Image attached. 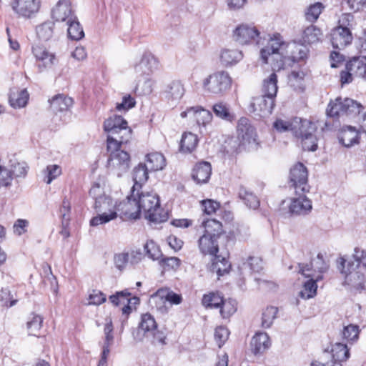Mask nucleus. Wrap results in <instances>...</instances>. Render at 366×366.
<instances>
[{"label": "nucleus", "mask_w": 366, "mask_h": 366, "mask_svg": "<svg viewBox=\"0 0 366 366\" xmlns=\"http://www.w3.org/2000/svg\"><path fill=\"white\" fill-rule=\"evenodd\" d=\"M305 55V52L299 49L295 44H285L279 34L270 37L267 45L260 51V57L263 63L267 64L269 56L272 61H277V65L273 66L274 69L282 68L287 59L297 61L303 59Z\"/></svg>", "instance_id": "f257e3e1"}, {"label": "nucleus", "mask_w": 366, "mask_h": 366, "mask_svg": "<svg viewBox=\"0 0 366 366\" xmlns=\"http://www.w3.org/2000/svg\"><path fill=\"white\" fill-rule=\"evenodd\" d=\"M133 197H137L140 213L150 222L157 224L168 219V212L162 208L158 194L152 191L135 192Z\"/></svg>", "instance_id": "f03ea898"}, {"label": "nucleus", "mask_w": 366, "mask_h": 366, "mask_svg": "<svg viewBox=\"0 0 366 366\" xmlns=\"http://www.w3.org/2000/svg\"><path fill=\"white\" fill-rule=\"evenodd\" d=\"M202 227L204 231L198 239L199 249L204 255L215 256L219 252L218 239L224 233L222 224L214 219H208L202 221Z\"/></svg>", "instance_id": "7ed1b4c3"}, {"label": "nucleus", "mask_w": 366, "mask_h": 366, "mask_svg": "<svg viewBox=\"0 0 366 366\" xmlns=\"http://www.w3.org/2000/svg\"><path fill=\"white\" fill-rule=\"evenodd\" d=\"M104 130L108 134V149H115L119 144H126L132 137V129L127 122L119 115L107 119L104 122Z\"/></svg>", "instance_id": "20e7f679"}, {"label": "nucleus", "mask_w": 366, "mask_h": 366, "mask_svg": "<svg viewBox=\"0 0 366 366\" xmlns=\"http://www.w3.org/2000/svg\"><path fill=\"white\" fill-rule=\"evenodd\" d=\"M94 209L97 215L90 220L91 226L104 224L117 218V204L108 196L97 198L94 202Z\"/></svg>", "instance_id": "39448f33"}, {"label": "nucleus", "mask_w": 366, "mask_h": 366, "mask_svg": "<svg viewBox=\"0 0 366 366\" xmlns=\"http://www.w3.org/2000/svg\"><path fill=\"white\" fill-rule=\"evenodd\" d=\"M363 107L356 101L341 97L337 98L334 102H331L327 109V114L331 117H340L346 116L348 117H355L360 114Z\"/></svg>", "instance_id": "423d86ee"}, {"label": "nucleus", "mask_w": 366, "mask_h": 366, "mask_svg": "<svg viewBox=\"0 0 366 366\" xmlns=\"http://www.w3.org/2000/svg\"><path fill=\"white\" fill-rule=\"evenodd\" d=\"M232 82L228 72L219 71L204 79L202 86L207 92L222 96L231 88Z\"/></svg>", "instance_id": "0eeeda50"}, {"label": "nucleus", "mask_w": 366, "mask_h": 366, "mask_svg": "<svg viewBox=\"0 0 366 366\" xmlns=\"http://www.w3.org/2000/svg\"><path fill=\"white\" fill-rule=\"evenodd\" d=\"M121 145H117L115 149L107 148L108 152H110L107 168L111 173L118 177L126 173L130 167L129 154L127 152L120 149Z\"/></svg>", "instance_id": "6e6552de"}, {"label": "nucleus", "mask_w": 366, "mask_h": 366, "mask_svg": "<svg viewBox=\"0 0 366 366\" xmlns=\"http://www.w3.org/2000/svg\"><path fill=\"white\" fill-rule=\"evenodd\" d=\"M237 135L239 144L244 147L257 148L258 145L257 134L250 121L246 117H241L237 125Z\"/></svg>", "instance_id": "1a4fd4ad"}, {"label": "nucleus", "mask_w": 366, "mask_h": 366, "mask_svg": "<svg viewBox=\"0 0 366 366\" xmlns=\"http://www.w3.org/2000/svg\"><path fill=\"white\" fill-rule=\"evenodd\" d=\"M317 127L313 122L304 119L303 123L295 135L301 139L304 150L315 151L317 149V138L315 135Z\"/></svg>", "instance_id": "9d476101"}, {"label": "nucleus", "mask_w": 366, "mask_h": 366, "mask_svg": "<svg viewBox=\"0 0 366 366\" xmlns=\"http://www.w3.org/2000/svg\"><path fill=\"white\" fill-rule=\"evenodd\" d=\"M10 6L18 17L29 19L39 11L41 0H11Z\"/></svg>", "instance_id": "9b49d317"}, {"label": "nucleus", "mask_w": 366, "mask_h": 366, "mask_svg": "<svg viewBox=\"0 0 366 366\" xmlns=\"http://www.w3.org/2000/svg\"><path fill=\"white\" fill-rule=\"evenodd\" d=\"M299 272L305 277H312L316 281H320L322 279V274L327 270L328 265L322 256L318 254L309 264H299Z\"/></svg>", "instance_id": "f8f14e48"}, {"label": "nucleus", "mask_w": 366, "mask_h": 366, "mask_svg": "<svg viewBox=\"0 0 366 366\" xmlns=\"http://www.w3.org/2000/svg\"><path fill=\"white\" fill-rule=\"evenodd\" d=\"M307 177V169L303 164L299 162L291 168L290 180L295 189L296 194H298L299 192H302L303 194L309 192Z\"/></svg>", "instance_id": "ddd939ff"}, {"label": "nucleus", "mask_w": 366, "mask_h": 366, "mask_svg": "<svg viewBox=\"0 0 366 366\" xmlns=\"http://www.w3.org/2000/svg\"><path fill=\"white\" fill-rule=\"evenodd\" d=\"M31 51L40 71L51 68L58 62L56 54L49 51L44 46L39 44L34 45Z\"/></svg>", "instance_id": "4468645a"}, {"label": "nucleus", "mask_w": 366, "mask_h": 366, "mask_svg": "<svg viewBox=\"0 0 366 366\" xmlns=\"http://www.w3.org/2000/svg\"><path fill=\"white\" fill-rule=\"evenodd\" d=\"M151 299L154 302L157 310L162 312L167 311V307L164 305L166 302H169L172 305H179L182 300L180 295L174 293L167 288L159 289L151 295Z\"/></svg>", "instance_id": "2eb2a0df"}, {"label": "nucleus", "mask_w": 366, "mask_h": 366, "mask_svg": "<svg viewBox=\"0 0 366 366\" xmlns=\"http://www.w3.org/2000/svg\"><path fill=\"white\" fill-rule=\"evenodd\" d=\"M342 259V270L341 272L345 274V281L348 285L356 287L357 289L362 288L365 281L364 274L359 270L357 265H355L352 262H348Z\"/></svg>", "instance_id": "dca6fc26"}, {"label": "nucleus", "mask_w": 366, "mask_h": 366, "mask_svg": "<svg viewBox=\"0 0 366 366\" xmlns=\"http://www.w3.org/2000/svg\"><path fill=\"white\" fill-rule=\"evenodd\" d=\"M182 118H188L191 122H196L198 126L205 127L209 124L212 119V114L207 109L200 106H195L187 108L185 111L181 112Z\"/></svg>", "instance_id": "f3484780"}, {"label": "nucleus", "mask_w": 366, "mask_h": 366, "mask_svg": "<svg viewBox=\"0 0 366 366\" xmlns=\"http://www.w3.org/2000/svg\"><path fill=\"white\" fill-rule=\"evenodd\" d=\"M234 40L241 44H247L252 41L257 44H260L259 32L252 26L241 24L238 26L233 33Z\"/></svg>", "instance_id": "a211bd4d"}, {"label": "nucleus", "mask_w": 366, "mask_h": 366, "mask_svg": "<svg viewBox=\"0 0 366 366\" xmlns=\"http://www.w3.org/2000/svg\"><path fill=\"white\" fill-rule=\"evenodd\" d=\"M75 16L71 0H59L51 9V18L58 22L66 23Z\"/></svg>", "instance_id": "6ab92c4d"}, {"label": "nucleus", "mask_w": 366, "mask_h": 366, "mask_svg": "<svg viewBox=\"0 0 366 366\" xmlns=\"http://www.w3.org/2000/svg\"><path fill=\"white\" fill-rule=\"evenodd\" d=\"M125 216L129 219H138L140 217V209L137 197L132 196V190L131 194L125 200L117 205V213Z\"/></svg>", "instance_id": "aec40b11"}, {"label": "nucleus", "mask_w": 366, "mask_h": 366, "mask_svg": "<svg viewBox=\"0 0 366 366\" xmlns=\"http://www.w3.org/2000/svg\"><path fill=\"white\" fill-rule=\"evenodd\" d=\"M158 68V61L157 58L150 52L146 51L142 54L140 61L134 66L136 74L143 75H150Z\"/></svg>", "instance_id": "412c9836"}, {"label": "nucleus", "mask_w": 366, "mask_h": 366, "mask_svg": "<svg viewBox=\"0 0 366 366\" xmlns=\"http://www.w3.org/2000/svg\"><path fill=\"white\" fill-rule=\"evenodd\" d=\"M352 34L351 31L341 27H335L331 33V42L333 48L342 49L346 46L351 44L352 41Z\"/></svg>", "instance_id": "4be33fe9"}, {"label": "nucleus", "mask_w": 366, "mask_h": 366, "mask_svg": "<svg viewBox=\"0 0 366 366\" xmlns=\"http://www.w3.org/2000/svg\"><path fill=\"white\" fill-rule=\"evenodd\" d=\"M271 346L269 337L266 332H257L251 340L250 347L252 352L255 355H261Z\"/></svg>", "instance_id": "5701e85b"}, {"label": "nucleus", "mask_w": 366, "mask_h": 366, "mask_svg": "<svg viewBox=\"0 0 366 366\" xmlns=\"http://www.w3.org/2000/svg\"><path fill=\"white\" fill-rule=\"evenodd\" d=\"M297 197L293 198L289 206V211L292 214H307L312 208V202L300 192Z\"/></svg>", "instance_id": "b1692460"}, {"label": "nucleus", "mask_w": 366, "mask_h": 366, "mask_svg": "<svg viewBox=\"0 0 366 366\" xmlns=\"http://www.w3.org/2000/svg\"><path fill=\"white\" fill-rule=\"evenodd\" d=\"M304 119L295 117L290 120L277 119L273 124V127L279 132H291L295 136L301 128Z\"/></svg>", "instance_id": "393cba45"}, {"label": "nucleus", "mask_w": 366, "mask_h": 366, "mask_svg": "<svg viewBox=\"0 0 366 366\" xmlns=\"http://www.w3.org/2000/svg\"><path fill=\"white\" fill-rule=\"evenodd\" d=\"M274 106V99L267 97L265 95L252 99L251 107L254 112H259L261 115H268L272 112Z\"/></svg>", "instance_id": "a878e982"}, {"label": "nucleus", "mask_w": 366, "mask_h": 366, "mask_svg": "<svg viewBox=\"0 0 366 366\" xmlns=\"http://www.w3.org/2000/svg\"><path fill=\"white\" fill-rule=\"evenodd\" d=\"M185 89L182 83L179 81H173L166 90V98L172 106L176 105L182 98Z\"/></svg>", "instance_id": "bb28decb"}, {"label": "nucleus", "mask_w": 366, "mask_h": 366, "mask_svg": "<svg viewBox=\"0 0 366 366\" xmlns=\"http://www.w3.org/2000/svg\"><path fill=\"white\" fill-rule=\"evenodd\" d=\"M149 169L144 164H139L134 167L133 171L134 185L132 188V194H135V192L141 190L142 185L147 182L149 178L148 172Z\"/></svg>", "instance_id": "cd10ccee"}, {"label": "nucleus", "mask_w": 366, "mask_h": 366, "mask_svg": "<svg viewBox=\"0 0 366 366\" xmlns=\"http://www.w3.org/2000/svg\"><path fill=\"white\" fill-rule=\"evenodd\" d=\"M212 174L211 164L207 162H202L196 164L192 171V178L198 184L207 182Z\"/></svg>", "instance_id": "c85d7f7f"}, {"label": "nucleus", "mask_w": 366, "mask_h": 366, "mask_svg": "<svg viewBox=\"0 0 366 366\" xmlns=\"http://www.w3.org/2000/svg\"><path fill=\"white\" fill-rule=\"evenodd\" d=\"M338 139L343 146L350 147L358 143L359 134L355 127L347 126L340 130Z\"/></svg>", "instance_id": "c756f323"}, {"label": "nucleus", "mask_w": 366, "mask_h": 366, "mask_svg": "<svg viewBox=\"0 0 366 366\" xmlns=\"http://www.w3.org/2000/svg\"><path fill=\"white\" fill-rule=\"evenodd\" d=\"M29 93L26 89L19 90L17 89H11L9 92V102L14 109L24 107L29 100Z\"/></svg>", "instance_id": "7c9ffc66"}, {"label": "nucleus", "mask_w": 366, "mask_h": 366, "mask_svg": "<svg viewBox=\"0 0 366 366\" xmlns=\"http://www.w3.org/2000/svg\"><path fill=\"white\" fill-rule=\"evenodd\" d=\"M345 69L351 71L355 76L366 78V56L352 58L347 63Z\"/></svg>", "instance_id": "2f4dec72"}, {"label": "nucleus", "mask_w": 366, "mask_h": 366, "mask_svg": "<svg viewBox=\"0 0 366 366\" xmlns=\"http://www.w3.org/2000/svg\"><path fill=\"white\" fill-rule=\"evenodd\" d=\"M51 110L55 112L66 111L73 104V99L64 94H56L49 100Z\"/></svg>", "instance_id": "473e14b6"}, {"label": "nucleus", "mask_w": 366, "mask_h": 366, "mask_svg": "<svg viewBox=\"0 0 366 366\" xmlns=\"http://www.w3.org/2000/svg\"><path fill=\"white\" fill-rule=\"evenodd\" d=\"M144 164L151 172L162 170L166 166V159L162 153L152 152L147 155Z\"/></svg>", "instance_id": "72a5a7b5"}, {"label": "nucleus", "mask_w": 366, "mask_h": 366, "mask_svg": "<svg viewBox=\"0 0 366 366\" xmlns=\"http://www.w3.org/2000/svg\"><path fill=\"white\" fill-rule=\"evenodd\" d=\"M242 57V52L238 49H224L220 54V61L224 66L236 64Z\"/></svg>", "instance_id": "f704fd0d"}, {"label": "nucleus", "mask_w": 366, "mask_h": 366, "mask_svg": "<svg viewBox=\"0 0 366 366\" xmlns=\"http://www.w3.org/2000/svg\"><path fill=\"white\" fill-rule=\"evenodd\" d=\"M277 76L272 73L262 82V92L267 97L274 99L277 92Z\"/></svg>", "instance_id": "c9c22d12"}, {"label": "nucleus", "mask_w": 366, "mask_h": 366, "mask_svg": "<svg viewBox=\"0 0 366 366\" xmlns=\"http://www.w3.org/2000/svg\"><path fill=\"white\" fill-rule=\"evenodd\" d=\"M322 37L321 30L315 25H310L305 28L302 35V39L305 44H312L319 42Z\"/></svg>", "instance_id": "e433bc0d"}, {"label": "nucleus", "mask_w": 366, "mask_h": 366, "mask_svg": "<svg viewBox=\"0 0 366 366\" xmlns=\"http://www.w3.org/2000/svg\"><path fill=\"white\" fill-rule=\"evenodd\" d=\"M212 111L214 115L227 122H232L234 119V115L231 112L229 106L223 102L215 103L212 107Z\"/></svg>", "instance_id": "4c0bfd02"}, {"label": "nucleus", "mask_w": 366, "mask_h": 366, "mask_svg": "<svg viewBox=\"0 0 366 366\" xmlns=\"http://www.w3.org/2000/svg\"><path fill=\"white\" fill-rule=\"evenodd\" d=\"M214 257V259L211 267V270L213 272H216L219 277L228 273L231 268V264L227 258L217 254Z\"/></svg>", "instance_id": "58836bf2"}, {"label": "nucleus", "mask_w": 366, "mask_h": 366, "mask_svg": "<svg viewBox=\"0 0 366 366\" xmlns=\"http://www.w3.org/2000/svg\"><path fill=\"white\" fill-rule=\"evenodd\" d=\"M54 28L55 25L53 21L44 22L36 27V35L41 41H48L54 36Z\"/></svg>", "instance_id": "ea45409f"}, {"label": "nucleus", "mask_w": 366, "mask_h": 366, "mask_svg": "<svg viewBox=\"0 0 366 366\" xmlns=\"http://www.w3.org/2000/svg\"><path fill=\"white\" fill-rule=\"evenodd\" d=\"M197 136L191 132H185L182 134L180 142V150L184 153L192 152L197 146Z\"/></svg>", "instance_id": "a19ab883"}, {"label": "nucleus", "mask_w": 366, "mask_h": 366, "mask_svg": "<svg viewBox=\"0 0 366 366\" xmlns=\"http://www.w3.org/2000/svg\"><path fill=\"white\" fill-rule=\"evenodd\" d=\"M66 24L68 26L67 33L69 39L78 41L84 36V32L76 16L74 19L69 20Z\"/></svg>", "instance_id": "79ce46f5"}, {"label": "nucleus", "mask_w": 366, "mask_h": 366, "mask_svg": "<svg viewBox=\"0 0 366 366\" xmlns=\"http://www.w3.org/2000/svg\"><path fill=\"white\" fill-rule=\"evenodd\" d=\"M239 197L250 209H256L259 206V200L257 197L245 187H241L239 188Z\"/></svg>", "instance_id": "37998d69"}, {"label": "nucleus", "mask_w": 366, "mask_h": 366, "mask_svg": "<svg viewBox=\"0 0 366 366\" xmlns=\"http://www.w3.org/2000/svg\"><path fill=\"white\" fill-rule=\"evenodd\" d=\"M14 178H24L28 172V166L24 162H19L16 159L10 160L8 167Z\"/></svg>", "instance_id": "c03bdc74"}, {"label": "nucleus", "mask_w": 366, "mask_h": 366, "mask_svg": "<svg viewBox=\"0 0 366 366\" xmlns=\"http://www.w3.org/2000/svg\"><path fill=\"white\" fill-rule=\"evenodd\" d=\"M350 357L347 346L343 343H336L332 349V361L344 362Z\"/></svg>", "instance_id": "a18cd8bd"}, {"label": "nucleus", "mask_w": 366, "mask_h": 366, "mask_svg": "<svg viewBox=\"0 0 366 366\" xmlns=\"http://www.w3.org/2000/svg\"><path fill=\"white\" fill-rule=\"evenodd\" d=\"M360 332L358 325L349 324L343 327L342 331V338L347 342L353 343L358 340Z\"/></svg>", "instance_id": "49530a36"}, {"label": "nucleus", "mask_w": 366, "mask_h": 366, "mask_svg": "<svg viewBox=\"0 0 366 366\" xmlns=\"http://www.w3.org/2000/svg\"><path fill=\"white\" fill-rule=\"evenodd\" d=\"M303 285V288L300 292V296L303 299L314 297L317 294V282L315 278L310 277Z\"/></svg>", "instance_id": "de8ad7c7"}, {"label": "nucleus", "mask_w": 366, "mask_h": 366, "mask_svg": "<svg viewBox=\"0 0 366 366\" xmlns=\"http://www.w3.org/2000/svg\"><path fill=\"white\" fill-rule=\"evenodd\" d=\"M324 8L323 4L320 2L310 4L305 13L306 20L312 23L316 21Z\"/></svg>", "instance_id": "09e8293b"}, {"label": "nucleus", "mask_w": 366, "mask_h": 366, "mask_svg": "<svg viewBox=\"0 0 366 366\" xmlns=\"http://www.w3.org/2000/svg\"><path fill=\"white\" fill-rule=\"evenodd\" d=\"M278 309L276 307L270 306L264 310L262 315V327L269 328L277 317Z\"/></svg>", "instance_id": "8fccbe9b"}, {"label": "nucleus", "mask_w": 366, "mask_h": 366, "mask_svg": "<svg viewBox=\"0 0 366 366\" xmlns=\"http://www.w3.org/2000/svg\"><path fill=\"white\" fill-rule=\"evenodd\" d=\"M43 318L39 315L33 314L27 322V330L29 335L38 336L42 327Z\"/></svg>", "instance_id": "3c124183"}, {"label": "nucleus", "mask_w": 366, "mask_h": 366, "mask_svg": "<svg viewBox=\"0 0 366 366\" xmlns=\"http://www.w3.org/2000/svg\"><path fill=\"white\" fill-rule=\"evenodd\" d=\"M305 73L302 71H292L289 76V84L294 89L302 92L304 86Z\"/></svg>", "instance_id": "603ef678"}, {"label": "nucleus", "mask_w": 366, "mask_h": 366, "mask_svg": "<svg viewBox=\"0 0 366 366\" xmlns=\"http://www.w3.org/2000/svg\"><path fill=\"white\" fill-rule=\"evenodd\" d=\"M222 297L218 293L211 292L203 296L202 305L207 308H218L222 303Z\"/></svg>", "instance_id": "864d4df0"}, {"label": "nucleus", "mask_w": 366, "mask_h": 366, "mask_svg": "<svg viewBox=\"0 0 366 366\" xmlns=\"http://www.w3.org/2000/svg\"><path fill=\"white\" fill-rule=\"evenodd\" d=\"M157 327V324L154 317L146 313L142 315L141 322L139 323V328L145 332H152Z\"/></svg>", "instance_id": "5fc2aeb1"}, {"label": "nucleus", "mask_w": 366, "mask_h": 366, "mask_svg": "<svg viewBox=\"0 0 366 366\" xmlns=\"http://www.w3.org/2000/svg\"><path fill=\"white\" fill-rule=\"evenodd\" d=\"M219 307L222 317L227 318L236 312L237 302L233 299L223 300Z\"/></svg>", "instance_id": "6e6d98bb"}, {"label": "nucleus", "mask_w": 366, "mask_h": 366, "mask_svg": "<svg viewBox=\"0 0 366 366\" xmlns=\"http://www.w3.org/2000/svg\"><path fill=\"white\" fill-rule=\"evenodd\" d=\"M45 179L44 181L46 184H49L51 182L57 178L61 174V168L57 164L48 165L44 170Z\"/></svg>", "instance_id": "4d7b16f0"}, {"label": "nucleus", "mask_w": 366, "mask_h": 366, "mask_svg": "<svg viewBox=\"0 0 366 366\" xmlns=\"http://www.w3.org/2000/svg\"><path fill=\"white\" fill-rule=\"evenodd\" d=\"M202 212L208 215L214 214L220 207V204L214 200L207 199L200 202Z\"/></svg>", "instance_id": "13d9d810"}, {"label": "nucleus", "mask_w": 366, "mask_h": 366, "mask_svg": "<svg viewBox=\"0 0 366 366\" xmlns=\"http://www.w3.org/2000/svg\"><path fill=\"white\" fill-rule=\"evenodd\" d=\"M229 332L226 327H217L214 331V339L219 347H221L228 340Z\"/></svg>", "instance_id": "bf43d9fd"}, {"label": "nucleus", "mask_w": 366, "mask_h": 366, "mask_svg": "<svg viewBox=\"0 0 366 366\" xmlns=\"http://www.w3.org/2000/svg\"><path fill=\"white\" fill-rule=\"evenodd\" d=\"M144 249L148 257L154 260L158 259L162 255L159 247L152 240L147 242Z\"/></svg>", "instance_id": "052dcab7"}, {"label": "nucleus", "mask_w": 366, "mask_h": 366, "mask_svg": "<svg viewBox=\"0 0 366 366\" xmlns=\"http://www.w3.org/2000/svg\"><path fill=\"white\" fill-rule=\"evenodd\" d=\"M355 25L354 16L350 13L342 14L338 20L337 27L347 29L349 31L353 28Z\"/></svg>", "instance_id": "680f3d73"}, {"label": "nucleus", "mask_w": 366, "mask_h": 366, "mask_svg": "<svg viewBox=\"0 0 366 366\" xmlns=\"http://www.w3.org/2000/svg\"><path fill=\"white\" fill-rule=\"evenodd\" d=\"M244 266L248 267L253 272H259L263 268L262 260L257 257H251L247 259V262L244 263Z\"/></svg>", "instance_id": "e2e57ef3"}, {"label": "nucleus", "mask_w": 366, "mask_h": 366, "mask_svg": "<svg viewBox=\"0 0 366 366\" xmlns=\"http://www.w3.org/2000/svg\"><path fill=\"white\" fill-rule=\"evenodd\" d=\"M89 305H99L106 302L107 296L102 292L94 290L89 295Z\"/></svg>", "instance_id": "0e129e2a"}, {"label": "nucleus", "mask_w": 366, "mask_h": 366, "mask_svg": "<svg viewBox=\"0 0 366 366\" xmlns=\"http://www.w3.org/2000/svg\"><path fill=\"white\" fill-rule=\"evenodd\" d=\"M130 293L127 290L117 292L116 294L109 296V299L110 302L115 306H117L120 304H124L126 300H127V297L130 296Z\"/></svg>", "instance_id": "69168bd1"}, {"label": "nucleus", "mask_w": 366, "mask_h": 366, "mask_svg": "<svg viewBox=\"0 0 366 366\" xmlns=\"http://www.w3.org/2000/svg\"><path fill=\"white\" fill-rule=\"evenodd\" d=\"M1 300L3 305L6 307H11L17 302V300L13 298L9 290L2 289L0 294Z\"/></svg>", "instance_id": "338daca9"}, {"label": "nucleus", "mask_w": 366, "mask_h": 366, "mask_svg": "<svg viewBox=\"0 0 366 366\" xmlns=\"http://www.w3.org/2000/svg\"><path fill=\"white\" fill-rule=\"evenodd\" d=\"M354 259L356 261L357 267L362 266L366 269V249L356 247L352 254Z\"/></svg>", "instance_id": "774afa93"}]
</instances>
